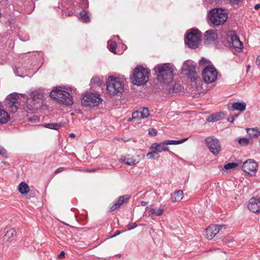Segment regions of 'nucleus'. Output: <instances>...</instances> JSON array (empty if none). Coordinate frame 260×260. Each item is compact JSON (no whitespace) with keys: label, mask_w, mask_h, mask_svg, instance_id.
Masks as SVG:
<instances>
[{"label":"nucleus","mask_w":260,"mask_h":260,"mask_svg":"<svg viewBox=\"0 0 260 260\" xmlns=\"http://www.w3.org/2000/svg\"><path fill=\"white\" fill-rule=\"evenodd\" d=\"M232 107L234 110L243 112L246 109V105L244 102H236L232 104Z\"/></svg>","instance_id":"24"},{"label":"nucleus","mask_w":260,"mask_h":260,"mask_svg":"<svg viewBox=\"0 0 260 260\" xmlns=\"http://www.w3.org/2000/svg\"><path fill=\"white\" fill-rule=\"evenodd\" d=\"M207 63L208 60L204 58H202L199 61L200 66H204Z\"/></svg>","instance_id":"42"},{"label":"nucleus","mask_w":260,"mask_h":260,"mask_svg":"<svg viewBox=\"0 0 260 260\" xmlns=\"http://www.w3.org/2000/svg\"><path fill=\"white\" fill-rule=\"evenodd\" d=\"M0 155L3 157L7 156V151L4 148L2 147H0Z\"/></svg>","instance_id":"40"},{"label":"nucleus","mask_w":260,"mask_h":260,"mask_svg":"<svg viewBox=\"0 0 260 260\" xmlns=\"http://www.w3.org/2000/svg\"><path fill=\"white\" fill-rule=\"evenodd\" d=\"M64 170V168L63 167H60L59 168H58L57 169H56L55 171V173L57 174V173H58Z\"/></svg>","instance_id":"45"},{"label":"nucleus","mask_w":260,"mask_h":260,"mask_svg":"<svg viewBox=\"0 0 260 260\" xmlns=\"http://www.w3.org/2000/svg\"><path fill=\"white\" fill-rule=\"evenodd\" d=\"M106 84L107 91L111 95H117L123 91L124 82L120 78L110 76Z\"/></svg>","instance_id":"4"},{"label":"nucleus","mask_w":260,"mask_h":260,"mask_svg":"<svg viewBox=\"0 0 260 260\" xmlns=\"http://www.w3.org/2000/svg\"><path fill=\"white\" fill-rule=\"evenodd\" d=\"M249 142V140L247 138H240L238 140V143L239 144L242 146H247Z\"/></svg>","instance_id":"36"},{"label":"nucleus","mask_w":260,"mask_h":260,"mask_svg":"<svg viewBox=\"0 0 260 260\" xmlns=\"http://www.w3.org/2000/svg\"><path fill=\"white\" fill-rule=\"evenodd\" d=\"M188 140L187 138L182 139L180 140L176 141V140H166L165 141L167 145H178L183 143Z\"/></svg>","instance_id":"32"},{"label":"nucleus","mask_w":260,"mask_h":260,"mask_svg":"<svg viewBox=\"0 0 260 260\" xmlns=\"http://www.w3.org/2000/svg\"><path fill=\"white\" fill-rule=\"evenodd\" d=\"M10 119L7 112L3 109H0V124L7 123Z\"/></svg>","instance_id":"25"},{"label":"nucleus","mask_w":260,"mask_h":260,"mask_svg":"<svg viewBox=\"0 0 260 260\" xmlns=\"http://www.w3.org/2000/svg\"><path fill=\"white\" fill-rule=\"evenodd\" d=\"M20 99L18 95L11 94L7 98L6 105L11 112L15 113L20 107Z\"/></svg>","instance_id":"9"},{"label":"nucleus","mask_w":260,"mask_h":260,"mask_svg":"<svg viewBox=\"0 0 260 260\" xmlns=\"http://www.w3.org/2000/svg\"><path fill=\"white\" fill-rule=\"evenodd\" d=\"M182 72L191 81H196L198 79V75L196 71L195 67L190 64L188 61H185L182 67Z\"/></svg>","instance_id":"12"},{"label":"nucleus","mask_w":260,"mask_h":260,"mask_svg":"<svg viewBox=\"0 0 260 260\" xmlns=\"http://www.w3.org/2000/svg\"><path fill=\"white\" fill-rule=\"evenodd\" d=\"M183 192L182 190H178L172 195V199L174 202H179L183 198Z\"/></svg>","instance_id":"28"},{"label":"nucleus","mask_w":260,"mask_h":260,"mask_svg":"<svg viewBox=\"0 0 260 260\" xmlns=\"http://www.w3.org/2000/svg\"><path fill=\"white\" fill-rule=\"evenodd\" d=\"M150 149L156 151L158 153L163 151H169V147L167 146L165 141L160 143H153L150 147Z\"/></svg>","instance_id":"20"},{"label":"nucleus","mask_w":260,"mask_h":260,"mask_svg":"<svg viewBox=\"0 0 260 260\" xmlns=\"http://www.w3.org/2000/svg\"><path fill=\"white\" fill-rule=\"evenodd\" d=\"M140 161V157L137 155L127 154L122 156L119 159V161L127 166H134Z\"/></svg>","instance_id":"14"},{"label":"nucleus","mask_w":260,"mask_h":260,"mask_svg":"<svg viewBox=\"0 0 260 260\" xmlns=\"http://www.w3.org/2000/svg\"><path fill=\"white\" fill-rule=\"evenodd\" d=\"M150 152H148L147 154V156L150 159H157L159 157V155H158V153L155 151L153 150Z\"/></svg>","instance_id":"34"},{"label":"nucleus","mask_w":260,"mask_h":260,"mask_svg":"<svg viewBox=\"0 0 260 260\" xmlns=\"http://www.w3.org/2000/svg\"><path fill=\"white\" fill-rule=\"evenodd\" d=\"M201 32L197 29H191L187 34L185 42L191 48L198 47L201 42Z\"/></svg>","instance_id":"7"},{"label":"nucleus","mask_w":260,"mask_h":260,"mask_svg":"<svg viewBox=\"0 0 260 260\" xmlns=\"http://www.w3.org/2000/svg\"><path fill=\"white\" fill-rule=\"evenodd\" d=\"M102 101L100 94L94 93H87L81 102L84 107H94L98 106Z\"/></svg>","instance_id":"8"},{"label":"nucleus","mask_w":260,"mask_h":260,"mask_svg":"<svg viewBox=\"0 0 260 260\" xmlns=\"http://www.w3.org/2000/svg\"><path fill=\"white\" fill-rule=\"evenodd\" d=\"M154 70L159 82L165 84L172 82L174 72L176 70L174 65L170 63L158 64L155 67Z\"/></svg>","instance_id":"1"},{"label":"nucleus","mask_w":260,"mask_h":260,"mask_svg":"<svg viewBox=\"0 0 260 260\" xmlns=\"http://www.w3.org/2000/svg\"><path fill=\"white\" fill-rule=\"evenodd\" d=\"M208 17L211 23L215 25H221L228 19V12L221 8L214 9L209 13Z\"/></svg>","instance_id":"2"},{"label":"nucleus","mask_w":260,"mask_h":260,"mask_svg":"<svg viewBox=\"0 0 260 260\" xmlns=\"http://www.w3.org/2000/svg\"><path fill=\"white\" fill-rule=\"evenodd\" d=\"M255 63L257 66H259L260 64V55H258L257 57V58L256 59V61H255Z\"/></svg>","instance_id":"47"},{"label":"nucleus","mask_w":260,"mask_h":260,"mask_svg":"<svg viewBox=\"0 0 260 260\" xmlns=\"http://www.w3.org/2000/svg\"><path fill=\"white\" fill-rule=\"evenodd\" d=\"M50 96L59 103L66 105H71L73 104V99L70 93L62 90L60 87L53 90L50 92Z\"/></svg>","instance_id":"3"},{"label":"nucleus","mask_w":260,"mask_h":260,"mask_svg":"<svg viewBox=\"0 0 260 260\" xmlns=\"http://www.w3.org/2000/svg\"><path fill=\"white\" fill-rule=\"evenodd\" d=\"M248 208L254 213H260V199L254 197L251 198L249 201Z\"/></svg>","instance_id":"16"},{"label":"nucleus","mask_w":260,"mask_h":260,"mask_svg":"<svg viewBox=\"0 0 260 260\" xmlns=\"http://www.w3.org/2000/svg\"><path fill=\"white\" fill-rule=\"evenodd\" d=\"M148 133L151 136H156L157 134V132L154 128H150L148 131Z\"/></svg>","instance_id":"41"},{"label":"nucleus","mask_w":260,"mask_h":260,"mask_svg":"<svg viewBox=\"0 0 260 260\" xmlns=\"http://www.w3.org/2000/svg\"><path fill=\"white\" fill-rule=\"evenodd\" d=\"M133 119H134V118H133V117L132 118H129L127 119V121L128 122H131L132 121Z\"/></svg>","instance_id":"51"},{"label":"nucleus","mask_w":260,"mask_h":260,"mask_svg":"<svg viewBox=\"0 0 260 260\" xmlns=\"http://www.w3.org/2000/svg\"><path fill=\"white\" fill-rule=\"evenodd\" d=\"M16 232L13 228L8 229L4 236V240L7 241H11L15 239Z\"/></svg>","instance_id":"23"},{"label":"nucleus","mask_w":260,"mask_h":260,"mask_svg":"<svg viewBox=\"0 0 260 260\" xmlns=\"http://www.w3.org/2000/svg\"><path fill=\"white\" fill-rule=\"evenodd\" d=\"M137 224L136 223H131L127 225V228L128 230H132L135 228L137 227Z\"/></svg>","instance_id":"43"},{"label":"nucleus","mask_w":260,"mask_h":260,"mask_svg":"<svg viewBox=\"0 0 260 260\" xmlns=\"http://www.w3.org/2000/svg\"><path fill=\"white\" fill-rule=\"evenodd\" d=\"M65 253L63 251H62L58 255V258L59 259H62L64 257Z\"/></svg>","instance_id":"44"},{"label":"nucleus","mask_w":260,"mask_h":260,"mask_svg":"<svg viewBox=\"0 0 260 260\" xmlns=\"http://www.w3.org/2000/svg\"><path fill=\"white\" fill-rule=\"evenodd\" d=\"M81 6L82 8L85 9L88 7V2L87 0H82Z\"/></svg>","instance_id":"39"},{"label":"nucleus","mask_w":260,"mask_h":260,"mask_svg":"<svg viewBox=\"0 0 260 260\" xmlns=\"http://www.w3.org/2000/svg\"><path fill=\"white\" fill-rule=\"evenodd\" d=\"M228 42L230 46L237 51H241L243 49V43L240 41L238 36L233 35L229 37Z\"/></svg>","instance_id":"15"},{"label":"nucleus","mask_w":260,"mask_h":260,"mask_svg":"<svg viewBox=\"0 0 260 260\" xmlns=\"http://www.w3.org/2000/svg\"><path fill=\"white\" fill-rule=\"evenodd\" d=\"M222 225H212L209 226L206 229L205 232V236L208 239H212L216 235H217L222 228Z\"/></svg>","instance_id":"17"},{"label":"nucleus","mask_w":260,"mask_h":260,"mask_svg":"<svg viewBox=\"0 0 260 260\" xmlns=\"http://www.w3.org/2000/svg\"><path fill=\"white\" fill-rule=\"evenodd\" d=\"M258 164L256 161L252 159L246 160L242 166L243 170L251 176L255 175Z\"/></svg>","instance_id":"13"},{"label":"nucleus","mask_w":260,"mask_h":260,"mask_svg":"<svg viewBox=\"0 0 260 260\" xmlns=\"http://www.w3.org/2000/svg\"><path fill=\"white\" fill-rule=\"evenodd\" d=\"M149 71L142 67L136 68L133 72L132 82L137 85H144L148 81Z\"/></svg>","instance_id":"5"},{"label":"nucleus","mask_w":260,"mask_h":260,"mask_svg":"<svg viewBox=\"0 0 260 260\" xmlns=\"http://www.w3.org/2000/svg\"><path fill=\"white\" fill-rule=\"evenodd\" d=\"M239 114L232 115V120L231 121H230V122H232V123L233 122L235 119L236 118L239 116Z\"/></svg>","instance_id":"46"},{"label":"nucleus","mask_w":260,"mask_h":260,"mask_svg":"<svg viewBox=\"0 0 260 260\" xmlns=\"http://www.w3.org/2000/svg\"><path fill=\"white\" fill-rule=\"evenodd\" d=\"M259 8H260V5L259 4H256L254 6V9H255V10H258V9H259Z\"/></svg>","instance_id":"48"},{"label":"nucleus","mask_w":260,"mask_h":260,"mask_svg":"<svg viewBox=\"0 0 260 260\" xmlns=\"http://www.w3.org/2000/svg\"><path fill=\"white\" fill-rule=\"evenodd\" d=\"M129 199V197L128 195L120 196L110 208V211H113L119 208L123 204L127 202Z\"/></svg>","instance_id":"21"},{"label":"nucleus","mask_w":260,"mask_h":260,"mask_svg":"<svg viewBox=\"0 0 260 260\" xmlns=\"http://www.w3.org/2000/svg\"><path fill=\"white\" fill-rule=\"evenodd\" d=\"M141 204L142 206H144L147 204V202H144V201H142L141 203Z\"/></svg>","instance_id":"49"},{"label":"nucleus","mask_w":260,"mask_h":260,"mask_svg":"<svg viewBox=\"0 0 260 260\" xmlns=\"http://www.w3.org/2000/svg\"><path fill=\"white\" fill-rule=\"evenodd\" d=\"M43 98V94L41 91L36 90L31 92L26 102L28 109L31 110L38 109L42 104Z\"/></svg>","instance_id":"6"},{"label":"nucleus","mask_w":260,"mask_h":260,"mask_svg":"<svg viewBox=\"0 0 260 260\" xmlns=\"http://www.w3.org/2000/svg\"><path fill=\"white\" fill-rule=\"evenodd\" d=\"M176 86H178V84H175L174 85L173 83L172 82L170 84H169L167 85V89L168 90V91L169 93H173L174 92H177L179 90V89Z\"/></svg>","instance_id":"33"},{"label":"nucleus","mask_w":260,"mask_h":260,"mask_svg":"<svg viewBox=\"0 0 260 260\" xmlns=\"http://www.w3.org/2000/svg\"><path fill=\"white\" fill-rule=\"evenodd\" d=\"M250 68V66L249 65L247 67V71L249 70Z\"/></svg>","instance_id":"53"},{"label":"nucleus","mask_w":260,"mask_h":260,"mask_svg":"<svg viewBox=\"0 0 260 260\" xmlns=\"http://www.w3.org/2000/svg\"><path fill=\"white\" fill-rule=\"evenodd\" d=\"M238 166L237 164L235 162H230L224 165V168L225 170H230L236 168Z\"/></svg>","instance_id":"37"},{"label":"nucleus","mask_w":260,"mask_h":260,"mask_svg":"<svg viewBox=\"0 0 260 260\" xmlns=\"http://www.w3.org/2000/svg\"><path fill=\"white\" fill-rule=\"evenodd\" d=\"M224 117V114L223 112H218L213 114L211 116H209L207 120L209 122H214L223 119Z\"/></svg>","instance_id":"22"},{"label":"nucleus","mask_w":260,"mask_h":260,"mask_svg":"<svg viewBox=\"0 0 260 260\" xmlns=\"http://www.w3.org/2000/svg\"><path fill=\"white\" fill-rule=\"evenodd\" d=\"M80 19L83 22H88L90 21V18L88 15V12L86 11H82L80 13Z\"/></svg>","instance_id":"31"},{"label":"nucleus","mask_w":260,"mask_h":260,"mask_svg":"<svg viewBox=\"0 0 260 260\" xmlns=\"http://www.w3.org/2000/svg\"><path fill=\"white\" fill-rule=\"evenodd\" d=\"M164 209L160 208H151L149 212L151 215H154L155 216H160L162 215L164 213Z\"/></svg>","instance_id":"30"},{"label":"nucleus","mask_w":260,"mask_h":260,"mask_svg":"<svg viewBox=\"0 0 260 260\" xmlns=\"http://www.w3.org/2000/svg\"><path fill=\"white\" fill-rule=\"evenodd\" d=\"M217 72L212 66L206 67L203 70L202 76L205 82L211 83L214 82L217 78Z\"/></svg>","instance_id":"10"},{"label":"nucleus","mask_w":260,"mask_h":260,"mask_svg":"<svg viewBox=\"0 0 260 260\" xmlns=\"http://www.w3.org/2000/svg\"><path fill=\"white\" fill-rule=\"evenodd\" d=\"M217 39V35L213 30H208L205 34V43L210 44L214 42Z\"/></svg>","instance_id":"19"},{"label":"nucleus","mask_w":260,"mask_h":260,"mask_svg":"<svg viewBox=\"0 0 260 260\" xmlns=\"http://www.w3.org/2000/svg\"><path fill=\"white\" fill-rule=\"evenodd\" d=\"M28 120L33 122H38L39 121V118L36 115H33L29 118Z\"/></svg>","instance_id":"38"},{"label":"nucleus","mask_w":260,"mask_h":260,"mask_svg":"<svg viewBox=\"0 0 260 260\" xmlns=\"http://www.w3.org/2000/svg\"><path fill=\"white\" fill-rule=\"evenodd\" d=\"M109 49L113 53H116V49L117 47L116 43L114 41L108 42Z\"/></svg>","instance_id":"35"},{"label":"nucleus","mask_w":260,"mask_h":260,"mask_svg":"<svg viewBox=\"0 0 260 260\" xmlns=\"http://www.w3.org/2000/svg\"><path fill=\"white\" fill-rule=\"evenodd\" d=\"M247 133L251 137H258L260 136V129L258 128H247Z\"/></svg>","instance_id":"26"},{"label":"nucleus","mask_w":260,"mask_h":260,"mask_svg":"<svg viewBox=\"0 0 260 260\" xmlns=\"http://www.w3.org/2000/svg\"><path fill=\"white\" fill-rule=\"evenodd\" d=\"M70 136L71 137H75V134H73V133L70 134Z\"/></svg>","instance_id":"52"},{"label":"nucleus","mask_w":260,"mask_h":260,"mask_svg":"<svg viewBox=\"0 0 260 260\" xmlns=\"http://www.w3.org/2000/svg\"><path fill=\"white\" fill-rule=\"evenodd\" d=\"M205 143L209 150L214 155H217L221 150L220 144L214 137H208L205 139Z\"/></svg>","instance_id":"11"},{"label":"nucleus","mask_w":260,"mask_h":260,"mask_svg":"<svg viewBox=\"0 0 260 260\" xmlns=\"http://www.w3.org/2000/svg\"><path fill=\"white\" fill-rule=\"evenodd\" d=\"M62 125L61 123H46L44 125V127L50 129L57 130L62 126Z\"/></svg>","instance_id":"29"},{"label":"nucleus","mask_w":260,"mask_h":260,"mask_svg":"<svg viewBox=\"0 0 260 260\" xmlns=\"http://www.w3.org/2000/svg\"><path fill=\"white\" fill-rule=\"evenodd\" d=\"M149 115L150 112L148 109L141 108L133 113V118L137 119H145L148 117Z\"/></svg>","instance_id":"18"},{"label":"nucleus","mask_w":260,"mask_h":260,"mask_svg":"<svg viewBox=\"0 0 260 260\" xmlns=\"http://www.w3.org/2000/svg\"><path fill=\"white\" fill-rule=\"evenodd\" d=\"M18 190L22 194H26L29 190L28 185L25 182H21L18 186Z\"/></svg>","instance_id":"27"},{"label":"nucleus","mask_w":260,"mask_h":260,"mask_svg":"<svg viewBox=\"0 0 260 260\" xmlns=\"http://www.w3.org/2000/svg\"><path fill=\"white\" fill-rule=\"evenodd\" d=\"M120 233V231H117L115 234L114 235L112 236V237H114L116 236H117L118 235H119V234Z\"/></svg>","instance_id":"50"}]
</instances>
